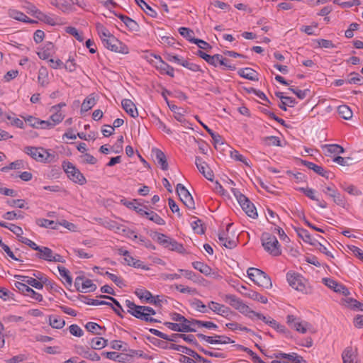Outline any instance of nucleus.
<instances>
[{
  "instance_id": "1",
  "label": "nucleus",
  "mask_w": 363,
  "mask_h": 363,
  "mask_svg": "<svg viewBox=\"0 0 363 363\" xmlns=\"http://www.w3.org/2000/svg\"><path fill=\"white\" fill-rule=\"evenodd\" d=\"M97 28L106 48L116 52L128 53V48L111 35L106 28L100 25L97 26Z\"/></svg>"
},
{
  "instance_id": "2",
  "label": "nucleus",
  "mask_w": 363,
  "mask_h": 363,
  "mask_svg": "<svg viewBox=\"0 0 363 363\" xmlns=\"http://www.w3.org/2000/svg\"><path fill=\"white\" fill-rule=\"evenodd\" d=\"M247 276L257 285L266 289H270L272 287V283L270 277L263 271L250 267L247 269Z\"/></svg>"
},
{
  "instance_id": "3",
  "label": "nucleus",
  "mask_w": 363,
  "mask_h": 363,
  "mask_svg": "<svg viewBox=\"0 0 363 363\" xmlns=\"http://www.w3.org/2000/svg\"><path fill=\"white\" fill-rule=\"evenodd\" d=\"M261 240L264 249L271 255L277 257L281 254L280 245L274 235L269 233H263Z\"/></svg>"
},
{
  "instance_id": "4",
  "label": "nucleus",
  "mask_w": 363,
  "mask_h": 363,
  "mask_svg": "<svg viewBox=\"0 0 363 363\" xmlns=\"http://www.w3.org/2000/svg\"><path fill=\"white\" fill-rule=\"evenodd\" d=\"M232 191L246 214L252 218H257V212L256 208L254 204L250 202L248 198L236 189H232Z\"/></svg>"
},
{
  "instance_id": "5",
  "label": "nucleus",
  "mask_w": 363,
  "mask_h": 363,
  "mask_svg": "<svg viewBox=\"0 0 363 363\" xmlns=\"http://www.w3.org/2000/svg\"><path fill=\"white\" fill-rule=\"evenodd\" d=\"M157 241L165 248L179 253H185V249L182 244L177 242L174 239L167 237L162 233H157L155 235Z\"/></svg>"
},
{
  "instance_id": "6",
  "label": "nucleus",
  "mask_w": 363,
  "mask_h": 363,
  "mask_svg": "<svg viewBox=\"0 0 363 363\" xmlns=\"http://www.w3.org/2000/svg\"><path fill=\"white\" fill-rule=\"evenodd\" d=\"M143 356L142 350H130L129 353H117L116 352H107V357L110 359L118 361L119 362H129L133 360L134 357H140Z\"/></svg>"
},
{
  "instance_id": "7",
  "label": "nucleus",
  "mask_w": 363,
  "mask_h": 363,
  "mask_svg": "<svg viewBox=\"0 0 363 363\" xmlns=\"http://www.w3.org/2000/svg\"><path fill=\"white\" fill-rule=\"evenodd\" d=\"M63 168L67 177L74 182L81 185L85 184L86 179L83 174L71 162H67L63 164Z\"/></svg>"
},
{
  "instance_id": "8",
  "label": "nucleus",
  "mask_w": 363,
  "mask_h": 363,
  "mask_svg": "<svg viewBox=\"0 0 363 363\" xmlns=\"http://www.w3.org/2000/svg\"><path fill=\"white\" fill-rule=\"evenodd\" d=\"M152 342L155 346L162 348V349L174 350H177L178 352H182V353H186V354H189L194 357L195 356L199 357V354L196 352H195L194 350H192L191 349H189L185 346L175 345V344L172 343V342Z\"/></svg>"
},
{
  "instance_id": "9",
  "label": "nucleus",
  "mask_w": 363,
  "mask_h": 363,
  "mask_svg": "<svg viewBox=\"0 0 363 363\" xmlns=\"http://www.w3.org/2000/svg\"><path fill=\"white\" fill-rule=\"evenodd\" d=\"M176 191L180 198L181 201L189 209L195 208V203L191 194L182 184H178Z\"/></svg>"
},
{
  "instance_id": "10",
  "label": "nucleus",
  "mask_w": 363,
  "mask_h": 363,
  "mask_svg": "<svg viewBox=\"0 0 363 363\" xmlns=\"http://www.w3.org/2000/svg\"><path fill=\"white\" fill-rule=\"evenodd\" d=\"M286 320L291 328L301 333H306L311 328V325L308 322L301 320L294 315H288Z\"/></svg>"
},
{
  "instance_id": "11",
  "label": "nucleus",
  "mask_w": 363,
  "mask_h": 363,
  "mask_svg": "<svg viewBox=\"0 0 363 363\" xmlns=\"http://www.w3.org/2000/svg\"><path fill=\"white\" fill-rule=\"evenodd\" d=\"M126 306L128 308V312L135 317L147 322H155L156 320L153 318H148V314L145 311L139 309L143 306H136L133 302L127 300L125 301Z\"/></svg>"
},
{
  "instance_id": "12",
  "label": "nucleus",
  "mask_w": 363,
  "mask_h": 363,
  "mask_svg": "<svg viewBox=\"0 0 363 363\" xmlns=\"http://www.w3.org/2000/svg\"><path fill=\"white\" fill-rule=\"evenodd\" d=\"M226 299L230 306L234 307L236 310L239 311L243 314H253L254 311L251 310L250 308L246 305L242 300L237 298L234 295H227Z\"/></svg>"
},
{
  "instance_id": "13",
  "label": "nucleus",
  "mask_w": 363,
  "mask_h": 363,
  "mask_svg": "<svg viewBox=\"0 0 363 363\" xmlns=\"http://www.w3.org/2000/svg\"><path fill=\"white\" fill-rule=\"evenodd\" d=\"M322 281L328 288L333 289L336 293L342 294L345 296H347L350 294L346 286L330 278H323Z\"/></svg>"
},
{
  "instance_id": "14",
  "label": "nucleus",
  "mask_w": 363,
  "mask_h": 363,
  "mask_svg": "<svg viewBox=\"0 0 363 363\" xmlns=\"http://www.w3.org/2000/svg\"><path fill=\"white\" fill-rule=\"evenodd\" d=\"M289 285L297 291H302L305 289L303 278L298 274L289 272L286 274Z\"/></svg>"
},
{
  "instance_id": "15",
  "label": "nucleus",
  "mask_w": 363,
  "mask_h": 363,
  "mask_svg": "<svg viewBox=\"0 0 363 363\" xmlns=\"http://www.w3.org/2000/svg\"><path fill=\"white\" fill-rule=\"evenodd\" d=\"M15 286L26 296H30L33 298L34 300L38 301H41L43 300V296L41 294L35 292L33 289L30 288L26 284L16 281L15 283Z\"/></svg>"
},
{
  "instance_id": "16",
  "label": "nucleus",
  "mask_w": 363,
  "mask_h": 363,
  "mask_svg": "<svg viewBox=\"0 0 363 363\" xmlns=\"http://www.w3.org/2000/svg\"><path fill=\"white\" fill-rule=\"evenodd\" d=\"M238 291L245 297L259 301L262 303H267L268 301L267 297L262 296L257 291L247 289V288L244 285H242L240 288H238Z\"/></svg>"
},
{
  "instance_id": "17",
  "label": "nucleus",
  "mask_w": 363,
  "mask_h": 363,
  "mask_svg": "<svg viewBox=\"0 0 363 363\" xmlns=\"http://www.w3.org/2000/svg\"><path fill=\"white\" fill-rule=\"evenodd\" d=\"M343 363H359L358 352L356 347H347L342 352Z\"/></svg>"
},
{
  "instance_id": "18",
  "label": "nucleus",
  "mask_w": 363,
  "mask_h": 363,
  "mask_svg": "<svg viewBox=\"0 0 363 363\" xmlns=\"http://www.w3.org/2000/svg\"><path fill=\"white\" fill-rule=\"evenodd\" d=\"M169 328L174 331L186 333V332H196V330L193 328L191 321L189 320L188 323L183 322L177 323H169L167 322L164 323Z\"/></svg>"
},
{
  "instance_id": "19",
  "label": "nucleus",
  "mask_w": 363,
  "mask_h": 363,
  "mask_svg": "<svg viewBox=\"0 0 363 363\" xmlns=\"http://www.w3.org/2000/svg\"><path fill=\"white\" fill-rule=\"evenodd\" d=\"M197 55L213 66H217L218 64H224V58L220 55L217 54L211 56L201 50L198 51Z\"/></svg>"
},
{
  "instance_id": "20",
  "label": "nucleus",
  "mask_w": 363,
  "mask_h": 363,
  "mask_svg": "<svg viewBox=\"0 0 363 363\" xmlns=\"http://www.w3.org/2000/svg\"><path fill=\"white\" fill-rule=\"evenodd\" d=\"M43 147H36L27 146L24 147V152L30 156L33 160L43 162L45 160L43 157Z\"/></svg>"
},
{
  "instance_id": "21",
  "label": "nucleus",
  "mask_w": 363,
  "mask_h": 363,
  "mask_svg": "<svg viewBox=\"0 0 363 363\" xmlns=\"http://www.w3.org/2000/svg\"><path fill=\"white\" fill-rule=\"evenodd\" d=\"M121 202L128 208L133 209L141 216L145 217L149 211L147 206H145L142 208L141 205L138 203L136 199H134L133 201L121 200Z\"/></svg>"
},
{
  "instance_id": "22",
  "label": "nucleus",
  "mask_w": 363,
  "mask_h": 363,
  "mask_svg": "<svg viewBox=\"0 0 363 363\" xmlns=\"http://www.w3.org/2000/svg\"><path fill=\"white\" fill-rule=\"evenodd\" d=\"M172 337L174 339H182L183 340H196V339H203L204 340H213V337L207 336L201 333H197L196 335H186L176 333L173 335Z\"/></svg>"
},
{
  "instance_id": "23",
  "label": "nucleus",
  "mask_w": 363,
  "mask_h": 363,
  "mask_svg": "<svg viewBox=\"0 0 363 363\" xmlns=\"http://www.w3.org/2000/svg\"><path fill=\"white\" fill-rule=\"evenodd\" d=\"M152 153L155 155V161L161 167L162 169L167 170L169 165L164 153L160 149L152 150Z\"/></svg>"
},
{
  "instance_id": "24",
  "label": "nucleus",
  "mask_w": 363,
  "mask_h": 363,
  "mask_svg": "<svg viewBox=\"0 0 363 363\" xmlns=\"http://www.w3.org/2000/svg\"><path fill=\"white\" fill-rule=\"evenodd\" d=\"M121 105L124 111L131 117L136 118L138 116V111L135 104L130 99H123Z\"/></svg>"
},
{
  "instance_id": "25",
  "label": "nucleus",
  "mask_w": 363,
  "mask_h": 363,
  "mask_svg": "<svg viewBox=\"0 0 363 363\" xmlns=\"http://www.w3.org/2000/svg\"><path fill=\"white\" fill-rule=\"evenodd\" d=\"M208 308L213 312L221 315H228L230 313V308L228 307L214 301H211L208 303Z\"/></svg>"
},
{
  "instance_id": "26",
  "label": "nucleus",
  "mask_w": 363,
  "mask_h": 363,
  "mask_svg": "<svg viewBox=\"0 0 363 363\" xmlns=\"http://www.w3.org/2000/svg\"><path fill=\"white\" fill-rule=\"evenodd\" d=\"M218 239L220 244L226 248L233 249L237 245V240L227 237L223 231L219 233Z\"/></svg>"
},
{
  "instance_id": "27",
  "label": "nucleus",
  "mask_w": 363,
  "mask_h": 363,
  "mask_svg": "<svg viewBox=\"0 0 363 363\" xmlns=\"http://www.w3.org/2000/svg\"><path fill=\"white\" fill-rule=\"evenodd\" d=\"M155 58L158 60L156 63L157 68L160 69L164 73L167 75L173 77H174V69L172 67L169 66L167 63L164 62L162 60V58L160 56L154 55Z\"/></svg>"
},
{
  "instance_id": "28",
  "label": "nucleus",
  "mask_w": 363,
  "mask_h": 363,
  "mask_svg": "<svg viewBox=\"0 0 363 363\" xmlns=\"http://www.w3.org/2000/svg\"><path fill=\"white\" fill-rule=\"evenodd\" d=\"M299 190L311 199L316 201L318 202V205L320 208H325L327 207V203L325 201H319L316 198L315 196V191L313 189L309 188H300Z\"/></svg>"
},
{
  "instance_id": "29",
  "label": "nucleus",
  "mask_w": 363,
  "mask_h": 363,
  "mask_svg": "<svg viewBox=\"0 0 363 363\" xmlns=\"http://www.w3.org/2000/svg\"><path fill=\"white\" fill-rule=\"evenodd\" d=\"M238 74L245 79L252 80V81H257L258 78L257 77L256 72L252 68L246 67L242 68L238 70Z\"/></svg>"
},
{
  "instance_id": "30",
  "label": "nucleus",
  "mask_w": 363,
  "mask_h": 363,
  "mask_svg": "<svg viewBox=\"0 0 363 363\" xmlns=\"http://www.w3.org/2000/svg\"><path fill=\"white\" fill-rule=\"evenodd\" d=\"M38 253L36 255V256L40 258L43 259L44 260L50 262L52 260V257L53 255V252L51 249L47 247H39L38 250H37Z\"/></svg>"
},
{
  "instance_id": "31",
  "label": "nucleus",
  "mask_w": 363,
  "mask_h": 363,
  "mask_svg": "<svg viewBox=\"0 0 363 363\" xmlns=\"http://www.w3.org/2000/svg\"><path fill=\"white\" fill-rule=\"evenodd\" d=\"M38 82L41 86H46L49 84L48 72L45 67L42 66L38 71Z\"/></svg>"
},
{
  "instance_id": "32",
  "label": "nucleus",
  "mask_w": 363,
  "mask_h": 363,
  "mask_svg": "<svg viewBox=\"0 0 363 363\" xmlns=\"http://www.w3.org/2000/svg\"><path fill=\"white\" fill-rule=\"evenodd\" d=\"M118 16L130 30L134 31L138 30L139 26L135 21L122 14H120Z\"/></svg>"
},
{
  "instance_id": "33",
  "label": "nucleus",
  "mask_w": 363,
  "mask_h": 363,
  "mask_svg": "<svg viewBox=\"0 0 363 363\" xmlns=\"http://www.w3.org/2000/svg\"><path fill=\"white\" fill-rule=\"evenodd\" d=\"M196 118L198 120V121L201 124V125L203 127V128L209 133V135L211 136L212 139L213 140V142L215 145L217 144H223L222 137L218 134L214 133L211 128H209L206 125L203 123L201 121L199 120L198 117L196 116Z\"/></svg>"
},
{
  "instance_id": "34",
  "label": "nucleus",
  "mask_w": 363,
  "mask_h": 363,
  "mask_svg": "<svg viewBox=\"0 0 363 363\" xmlns=\"http://www.w3.org/2000/svg\"><path fill=\"white\" fill-rule=\"evenodd\" d=\"M192 265L194 269L199 270L201 273L208 276L211 275V268L206 264L201 262H194Z\"/></svg>"
},
{
  "instance_id": "35",
  "label": "nucleus",
  "mask_w": 363,
  "mask_h": 363,
  "mask_svg": "<svg viewBox=\"0 0 363 363\" xmlns=\"http://www.w3.org/2000/svg\"><path fill=\"white\" fill-rule=\"evenodd\" d=\"M199 172L208 180L213 181V173L210 169L208 165L205 162L204 164H199L197 167Z\"/></svg>"
},
{
  "instance_id": "36",
  "label": "nucleus",
  "mask_w": 363,
  "mask_h": 363,
  "mask_svg": "<svg viewBox=\"0 0 363 363\" xmlns=\"http://www.w3.org/2000/svg\"><path fill=\"white\" fill-rule=\"evenodd\" d=\"M16 277L23 278L22 281H25L27 284V285H30L37 289H42L43 288V283H41L40 281H38L34 278L22 276H16Z\"/></svg>"
},
{
  "instance_id": "37",
  "label": "nucleus",
  "mask_w": 363,
  "mask_h": 363,
  "mask_svg": "<svg viewBox=\"0 0 363 363\" xmlns=\"http://www.w3.org/2000/svg\"><path fill=\"white\" fill-rule=\"evenodd\" d=\"M50 325L54 328H62L64 327L65 322L64 319L57 315H50L49 317Z\"/></svg>"
},
{
  "instance_id": "38",
  "label": "nucleus",
  "mask_w": 363,
  "mask_h": 363,
  "mask_svg": "<svg viewBox=\"0 0 363 363\" xmlns=\"http://www.w3.org/2000/svg\"><path fill=\"white\" fill-rule=\"evenodd\" d=\"M339 115L345 120H350L352 117V111L346 105L339 106L337 108Z\"/></svg>"
},
{
  "instance_id": "39",
  "label": "nucleus",
  "mask_w": 363,
  "mask_h": 363,
  "mask_svg": "<svg viewBox=\"0 0 363 363\" xmlns=\"http://www.w3.org/2000/svg\"><path fill=\"white\" fill-rule=\"evenodd\" d=\"M135 3L149 16L155 17L157 12L153 10L145 1L135 0Z\"/></svg>"
},
{
  "instance_id": "40",
  "label": "nucleus",
  "mask_w": 363,
  "mask_h": 363,
  "mask_svg": "<svg viewBox=\"0 0 363 363\" xmlns=\"http://www.w3.org/2000/svg\"><path fill=\"white\" fill-rule=\"evenodd\" d=\"M96 104V100L94 97H91V96H89L86 97L81 106V111L82 112H86L90 110Z\"/></svg>"
},
{
  "instance_id": "41",
  "label": "nucleus",
  "mask_w": 363,
  "mask_h": 363,
  "mask_svg": "<svg viewBox=\"0 0 363 363\" xmlns=\"http://www.w3.org/2000/svg\"><path fill=\"white\" fill-rule=\"evenodd\" d=\"M279 355L285 358H288L291 360L293 363H306V362L303 359L302 357L298 355L296 353L292 352L289 354L286 353H279Z\"/></svg>"
},
{
  "instance_id": "42",
  "label": "nucleus",
  "mask_w": 363,
  "mask_h": 363,
  "mask_svg": "<svg viewBox=\"0 0 363 363\" xmlns=\"http://www.w3.org/2000/svg\"><path fill=\"white\" fill-rule=\"evenodd\" d=\"M57 269H58L60 276L65 279V283L67 285L71 286L72 283V279L71 276L69 275V270L62 266H58Z\"/></svg>"
},
{
  "instance_id": "43",
  "label": "nucleus",
  "mask_w": 363,
  "mask_h": 363,
  "mask_svg": "<svg viewBox=\"0 0 363 363\" xmlns=\"http://www.w3.org/2000/svg\"><path fill=\"white\" fill-rule=\"evenodd\" d=\"M179 32L181 35L186 38L190 42L194 43V40H196L194 31L188 28L182 27L179 29Z\"/></svg>"
},
{
  "instance_id": "44",
  "label": "nucleus",
  "mask_w": 363,
  "mask_h": 363,
  "mask_svg": "<svg viewBox=\"0 0 363 363\" xmlns=\"http://www.w3.org/2000/svg\"><path fill=\"white\" fill-rule=\"evenodd\" d=\"M328 196L333 199L334 202L340 206L344 207L345 204V200L337 191H333L332 193H329Z\"/></svg>"
},
{
  "instance_id": "45",
  "label": "nucleus",
  "mask_w": 363,
  "mask_h": 363,
  "mask_svg": "<svg viewBox=\"0 0 363 363\" xmlns=\"http://www.w3.org/2000/svg\"><path fill=\"white\" fill-rule=\"evenodd\" d=\"M145 217L158 225H163L165 224L164 220L154 211H149Z\"/></svg>"
},
{
  "instance_id": "46",
  "label": "nucleus",
  "mask_w": 363,
  "mask_h": 363,
  "mask_svg": "<svg viewBox=\"0 0 363 363\" xmlns=\"http://www.w3.org/2000/svg\"><path fill=\"white\" fill-rule=\"evenodd\" d=\"M85 328L89 332L96 335H101V331L104 330L99 325L93 322L87 323Z\"/></svg>"
},
{
  "instance_id": "47",
  "label": "nucleus",
  "mask_w": 363,
  "mask_h": 363,
  "mask_svg": "<svg viewBox=\"0 0 363 363\" xmlns=\"http://www.w3.org/2000/svg\"><path fill=\"white\" fill-rule=\"evenodd\" d=\"M191 324L194 326L196 325L199 328L205 327L206 328H208V329H213V328H217V325L216 324H214L213 322H210V321H201V320H192Z\"/></svg>"
},
{
  "instance_id": "48",
  "label": "nucleus",
  "mask_w": 363,
  "mask_h": 363,
  "mask_svg": "<svg viewBox=\"0 0 363 363\" xmlns=\"http://www.w3.org/2000/svg\"><path fill=\"white\" fill-rule=\"evenodd\" d=\"M357 300L350 297H345L341 299V304L345 307L352 310H355V308L357 307Z\"/></svg>"
},
{
  "instance_id": "49",
  "label": "nucleus",
  "mask_w": 363,
  "mask_h": 363,
  "mask_svg": "<svg viewBox=\"0 0 363 363\" xmlns=\"http://www.w3.org/2000/svg\"><path fill=\"white\" fill-rule=\"evenodd\" d=\"M9 15L11 18L22 22H28V18L23 13L12 10L9 12Z\"/></svg>"
},
{
  "instance_id": "50",
  "label": "nucleus",
  "mask_w": 363,
  "mask_h": 363,
  "mask_svg": "<svg viewBox=\"0 0 363 363\" xmlns=\"http://www.w3.org/2000/svg\"><path fill=\"white\" fill-rule=\"evenodd\" d=\"M96 289V286L93 284L91 279H84L83 278V283L82 286V291L86 292V291H94Z\"/></svg>"
},
{
  "instance_id": "51",
  "label": "nucleus",
  "mask_w": 363,
  "mask_h": 363,
  "mask_svg": "<svg viewBox=\"0 0 363 363\" xmlns=\"http://www.w3.org/2000/svg\"><path fill=\"white\" fill-rule=\"evenodd\" d=\"M301 162L308 169L313 170L318 174H323V168L322 167L306 160H302Z\"/></svg>"
},
{
  "instance_id": "52",
  "label": "nucleus",
  "mask_w": 363,
  "mask_h": 363,
  "mask_svg": "<svg viewBox=\"0 0 363 363\" xmlns=\"http://www.w3.org/2000/svg\"><path fill=\"white\" fill-rule=\"evenodd\" d=\"M203 225V222L200 219L196 220V221L193 222L191 224L194 232L196 233L197 234H200V235H202L205 233V230H204Z\"/></svg>"
},
{
  "instance_id": "53",
  "label": "nucleus",
  "mask_w": 363,
  "mask_h": 363,
  "mask_svg": "<svg viewBox=\"0 0 363 363\" xmlns=\"http://www.w3.org/2000/svg\"><path fill=\"white\" fill-rule=\"evenodd\" d=\"M135 294L140 298V299H143V298H145L147 302H150V300L151 298H152V294L149 291H147V290H144V289H137L135 291Z\"/></svg>"
},
{
  "instance_id": "54",
  "label": "nucleus",
  "mask_w": 363,
  "mask_h": 363,
  "mask_svg": "<svg viewBox=\"0 0 363 363\" xmlns=\"http://www.w3.org/2000/svg\"><path fill=\"white\" fill-rule=\"evenodd\" d=\"M333 161L342 166H349L352 164L353 159L350 157H342L341 156H337L334 158Z\"/></svg>"
},
{
  "instance_id": "55",
  "label": "nucleus",
  "mask_w": 363,
  "mask_h": 363,
  "mask_svg": "<svg viewBox=\"0 0 363 363\" xmlns=\"http://www.w3.org/2000/svg\"><path fill=\"white\" fill-rule=\"evenodd\" d=\"M38 224L40 226H43L45 228H50L52 229H57L58 224L57 223L54 222L53 220H50L48 219H41L38 222Z\"/></svg>"
},
{
  "instance_id": "56",
  "label": "nucleus",
  "mask_w": 363,
  "mask_h": 363,
  "mask_svg": "<svg viewBox=\"0 0 363 363\" xmlns=\"http://www.w3.org/2000/svg\"><path fill=\"white\" fill-rule=\"evenodd\" d=\"M230 157L236 161H240L243 162L245 165L250 167L249 163L245 159V157L239 153L238 151L233 150L230 151Z\"/></svg>"
},
{
  "instance_id": "57",
  "label": "nucleus",
  "mask_w": 363,
  "mask_h": 363,
  "mask_svg": "<svg viewBox=\"0 0 363 363\" xmlns=\"http://www.w3.org/2000/svg\"><path fill=\"white\" fill-rule=\"evenodd\" d=\"M66 31L69 34L75 37V38L79 42H82L84 40V37L82 33H79L78 30L74 27H67L66 28Z\"/></svg>"
},
{
  "instance_id": "58",
  "label": "nucleus",
  "mask_w": 363,
  "mask_h": 363,
  "mask_svg": "<svg viewBox=\"0 0 363 363\" xmlns=\"http://www.w3.org/2000/svg\"><path fill=\"white\" fill-rule=\"evenodd\" d=\"M289 90L296 94L300 99H305L307 94L310 92L309 89L300 90L298 89L294 88V86L289 87Z\"/></svg>"
},
{
  "instance_id": "59",
  "label": "nucleus",
  "mask_w": 363,
  "mask_h": 363,
  "mask_svg": "<svg viewBox=\"0 0 363 363\" xmlns=\"http://www.w3.org/2000/svg\"><path fill=\"white\" fill-rule=\"evenodd\" d=\"M298 235L300 238H301L305 242L311 243L312 238L308 230L303 228H299L297 230Z\"/></svg>"
},
{
  "instance_id": "60",
  "label": "nucleus",
  "mask_w": 363,
  "mask_h": 363,
  "mask_svg": "<svg viewBox=\"0 0 363 363\" xmlns=\"http://www.w3.org/2000/svg\"><path fill=\"white\" fill-rule=\"evenodd\" d=\"M53 113L50 116V119L52 121V123H55V125L57 123H60L64 119V116L60 111H52Z\"/></svg>"
},
{
  "instance_id": "61",
  "label": "nucleus",
  "mask_w": 363,
  "mask_h": 363,
  "mask_svg": "<svg viewBox=\"0 0 363 363\" xmlns=\"http://www.w3.org/2000/svg\"><path fill=\"white\" fill-rule=\"evenodd\" d=\"M181 65L193 71L198 72L200 70V67L194 63L190 62L186 60H184L181 62Z\"/></svg>"
},
{
  "instance_id": "62",
  "label": "nucleus",
  "mask_w": 363,
  "mask_h": 363,
  "mask_svg": "<svg viewBox=\"0 0 363 363\" xmlns=\"http://www.w3.org/2000/svg\"><path fill=\"white\" fill-rule=\"evenodd\" d=\"M192 305L196 308V309L201 313H206L208 312L207 307L203 302L199 299H195L192 303Z\"/></svg>"
},
{
  "instance_id": "63",
  "label": "nucleus",
  "mask_w": 363,
  "mask_h": 363,
  "mask_svg": "<svg viewBox=\"0 0 363 363\" xmlns=\"http://www.w3.org/2000/svg\"><path fill=\"white\" fill-rule=\"evenodd\" d=\"M63 12H71L73 11L72 4H69L65 0H60V6L57 7Z\"/></svg>"
},
{
  "instance_id": "64",
  "label": "nucleus",
  "mask_w": 363,
  "mask_h": 363,
  "mask_svg": "<svg viewBox=\"0 0 363 363\" xmlns=\"http://www.w3.org/2000/svg\"><path fill=\"white\" fill-rule=\"evenodd\" d=\"M101 225L109 230H113L115 231L120 230V227L115 221L106 220L104 223H101Z\"/></svg>"
}]
</instances>
